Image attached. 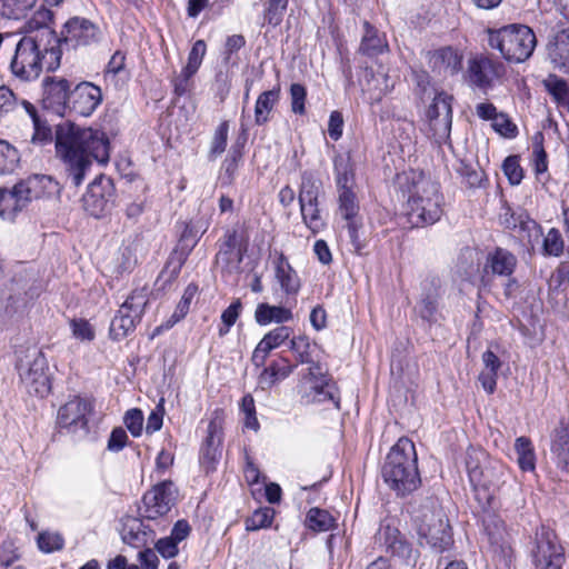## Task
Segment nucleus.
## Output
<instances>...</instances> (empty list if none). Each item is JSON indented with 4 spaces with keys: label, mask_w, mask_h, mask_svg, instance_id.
Listing matches in <instances>:
<instances>
[{
    "label": "nucleus",
    "mask_w": 569,
    "mask_h": 569,
    "mask_svg": "<svg viewBox=\"0 0 569 569\" xmlns=\"http://www.w3.org/2000/svg\"><path fill=\"white\" fill-rule=\"evenodd\" d=\"M54 142L57 157L74 187L83 182L91 158L100 163L109 161V139L102 131L64 122L57 126Z\"/></svg>",
    "instance_id": "f257e3e1"
},
{
    "label": "nucleus",
    "mask_w": 569,
    "mask_h": 569,
    "mask_svg": "<svg viewBox=\"0 0 569 569\" xmlns=\"http://www.w3.org/2000/svg\"><path fill=\"white\" fill-rule=\"evenodd\" d=\"M381 476L398 496H406L419 487L417 452L409 438L402 437L392 446L382 466Z\"/></svg>",
    "instance_id": "f03ea898"
},
{
    "label": "nucleus",
    "mask_w": 569,
    "mask_h": 569,
    "mask_svg": "<svg viewBox=\"0 0 569 569\" xmlns=\"http://www.w3.org/2000/svg\"><path fill=\"white\" fill-rule=\"evenodd\" d=\"M57 190V183L49 176H31L16 183L11 189H0V217L14 220L17 214L33 200L44 198Z\"/></svg>",
    "instance_id": "7ed1b4c3"
},
{
    "label": "nucleus",
    "mask_w": 569,
    "mask_h": 569,
    "mask_svg": "<svg viewBox=\"0 0 569 569\" xmlns=\"http://www.w3.org/2000/svg\"><path fill=\"white\" fill-rule=\"evenodd\" d=\"M485 460L482 451L468 450L466 468L479 506L488 505V507H491V505H496V495L506 471L502 465L486 462Z\"/></svg>",
    "instance_id": "20e7f679"
},
{
    "label": "nucleus",
    "mask_w": 569,
    "mask_h": 569,
    "mask_svg": "<svg viewBox=\"0 0 569 569\" xmlns=\"http://www.w3.org/2000/svg\"><path fill=\"white\" fill-rule=\"evenodd\" d=\"M442 203L438 183L420 177L409 189L406 214L413 227L433 224L442 216Z\"/></svg>",
    "instance_id": "39448f33"
},
{
    "label": "nucleus",
    "mask_w": 569,
    "mask_h": 569,
    "mask_svg": "<svg viewBox=\"0 0 569 569\" xmlns=\"http://www.w3.org/2000/svg\"><path fill=\"white\" fill-rule=\"evenodd\" d=\"M101 38L99 27L86 18L72 17L62 27L60 36H57L54 46L47 50L51 61L48 70L53 71L60 66L63 50H74L80 47H89L98 43Z\"/></svg>",
    "instance_id": "423d86ee"
},
{
    "label": "nucleus",
    "mask_w": 569,
    "mask_h": 569,
    "mask_svg": "<svg viewBox=\"0 0 569 569\" xmlns=\"http://www.w3.org/2000/svg\"><path fill=\"white\" fill-rule=\"evenodd\" d=\"M537 44L535 32L525 24H509L489 31V46L509 62L520 63L531 57Z\"/></svg>",
    "instance_id": "0eeeda50"
},
{
    "label": "nucleus",
    "mask_w": 569,
    "mask_h": 569,
    "mask_svg": "<svg viewBox=\"0 0 569 569\" xmlns=\"http://www.w3.org/2000/svg\"><path fill=\"white\" fill-rule=\"evenodd\" d=\"M49 49L47 47L41 49L37 37L26 36L21 38L9 60L11 73L22 81L38 79L42 71L43 62L48 66V62L51 61L50 56L47 53Z\"/></svg>",
    "instance_id": "6e6552de"
},
{
    "label": "nucleus",
    "mask_w": 569,
    "mask_h": 569,
    "mask_svg": "<svg viewBox=\"0 0 569 569\" xmlns=\"http://www.w3.org/2000/svg\"><path fill=\"white\" fill-rule=\"evenodd\" d=\"M419 543L429 546L436 552H443L453 542L449 520L442 509H425L417 517Z\"/></svg>",
    "instance_id": "1a4fd4ad"
},
{
    "label": "nucleus",
    "mask_w": 569,
    "mask_h": 569,
    "mask_svg": "<svg viewBox=\"0 0 569 569\" xmlns=\"http://www.w3.org/2000/svg\"><path fill=\"white\" fill-rule=\"evenodd\" d=\"M148 303V289L137 288L120 306L110 323V336L113 340H121L136 329L144 313Z\"/></svg>",
    "instance_id": "9d476101"
},
{
    "label": "nucleus",
    "mask_w": 569,
    "mask_h": 569,
    "mask_svg": "<svg viewBox=\"0 0 569 569\" xmlns=\"http://www.w3.org/2000/svg\"><path fill=\"white\" fill-rule=\"evenodd\" d=\"M17 368L20 380L30 395L44 398L50 393L51 381L48 373V362L41 351L29 350Z\"/></svg>",
    "instance_id": "9b49d317"
},
{
    "label": "nucleus",
    "mask_w": 569,
    "mask_h": 569,
    "mask_svg": "<svg viewBox=\"0 0 569 569\" xmlns=\"http://www.w3.org/2000/svg\"><path fill=\"white\" fill-rule=\"evenodd\" d=\"M531 560L535 569H562L565 552L552 529L541 526L536 531Z\"/></svg>",
    "instance_id": "f8f14e48"
},
{
    "label": "nucleus",
    "mask_w": 569,
    "mask_h": 569,
    "mask_svg": "<svg viewBox=\"0 0 569 569\" xmlns=\"http://www.w3.org/2000/svg\"><path fill=\"white\" fill-rule=\"evenodd\" d=\"M42 104L47 110L66 117L71 100V83L63 77L47 76L42 80Z\"/></svg>",
    "instance_id": "ddd939ff"
},
{
    "label": "nucleus",
    "mask_w": 569,
    "mask_h": 569,
    "mask_svg": "<svg viewBox=\"0 0 569 569\" xmlns=\"http://www.w3.org/2000/svg\"><path fill=\"white\" fill-rule=\"evenodd\" d=\"M177 490L171 481L164 480L143 495L141 509L147 519H158L167 515L174 505Z\"/></svg>",
    "instance_id": "4468645a"
},
{
    "label": "nucleus",
    "mask_w": 569,
    "mask_h": 569,
    "mask_svg": "<svg viewBox=\"0 0 569 569\" xmlns=\"http://www.w3.org/2000/svg\"><path fill=\"white\" fill-rule=\"evenodd\" d=\"M506 68L502 62L493 60L488 56H479L468 62V81L471 86L487 92L492 88L493 82L502 78Z\"/></svg>",
    "instance_id": "2eb2a0df"
},
{
    "label": "nucleus",
    "mask_w": 569,
    "mask_h": 569,
    "mask_svg": "<svg viewBox=\"0 0 569 569\" xmlns=\"http://www.w3.org/2000/svg\"><path fill=\"white\" fill-rule=\"evenodd\" d=\"M452 97L440 92L435 98L427 110V118L430 129L437 139L449 137L452 124Z\"/></svg>",
    "instance_id": "dca6fc26"
},
{
    "label": "nucleus",
    "mask_w": 569,
    "mask_h": 569,
    "mask_svg": "<svg viewBox=\"0 0 569 569\" xmlns=\"http://www.w3.org/2000/svg\"><path fill=\"white\" fill-rule=\"evenodd\" d=\"M102 102L100 87L89 81L79 82L71 91L69 114L90 117Z\"/></svg>",
    "instance_id": "f3484780"
},
{
    "label": "nucleus",
    "mask_w": 569,
    "mask_h": 569,
    "mask_svg": "<svg viewBox=\"0 0 569 569\" xmlns=\"http://www.w3.org/2000/svg\"><path fill=\"white\" fill-rule=\"evenodd\" d=\"M92 410V405L89 400L80 397H74L60 407L58 411V423L61 428L69 431H77L78 429H87L88 415Z\"/></svg>",
    "instance_id": "a211bd4d"
},
{
    "label": "nucleus",
    "mask_w": 569,
    "mask_h": 569,
    "mask_svg": "<svg viewBox=\"0 0 569 569\" xmlns=\"http://www.w3.org/2000/svg\"><path fill=\"white\" fill-rule=\"evenodd\" d=\"M111 181L99 178L91 182L82 197L84 210L94 218H100L107 210L111 196Z\"/></svg>",
    "instance_id": "6ab92c4d"
},
{
    "label": "nucleus",
    "mask_w": 569,
    "mask_h": 569,
    "mask_svg": "<svg viewBox=\"0 0 569 569\" xmlns=\"http://www.w3.org/2000/svg\"><path fill=\"white\" fill-rule=\"evenodd\" d=\"M483 533L493 551H505V528L501 519L496 513V505L480 506Z\"/></svg>",
    "instance_id": "aec40b11"
},
{
    "label": "nucleus",
    "mask_w": 569,
    "mask_h": 569,
    "mask_svg": "<svg viewBox=\"0 0 569 569\" xmlns=\"http://www.w3.org/2000/svg\"><path fill=\"white\" fill-rule=\"evenodd\" d=\"M462 56L451 47L428 52L430 68L443 76H453L461 69Z\"/></svg>",
    "instance_id": "412c9836"
},
{
    "label": "nucleus",
    "mask_w": 569,
    "mask_h": 569,
    "mask_svg": "<svg viewBox=\"0 0 569 569\" xmlns=\"http://www.w3.org/2000/svg\"><path fill=\"white\" fill-rule=\"evenodd\" d=\"M291 335L292 329L287 326H279L267 332L253 351V365L257 367L263 366L270 351L280 347Z\"/></svg>",
    "instance_id": "4be33fe9"
},
{
    "label": "nucleus",
    "mask_w": 569,
    "mask_h": 569,
    "mask_svg": "<svg viewBox=\"0 0 569 569\" xmlns=\"http://www.w3.org/2000/svg\"><path fill=\"white\" fill-rule=\"evenodd\" d=\"M274 278L281 290L288 296H296L301 287L297 271L291 267L282 252H278L273 260Z\"/></svg>",
    "instance_id": "5701e85b"
},
{
    "label": "nucleus",
    "mask_w": 569,
    "mask_h": 569,
    "mask_svg": "<svg viewBox=\"0 0 569 569\" xmlns=\"http://www.w3.org/2000/svg\"><path fill=\"white\" fill-rule=\"evenodd\" d=\"M517 266V257L507 249L496 248L486 259L485 272L500 277L512 276Z\"/></svg>",
    "instance_id": "b1692460"
},
{
    "label": "nucleus",
    "mask_w": 569,
    "mask_h": 569,
    "mask_svg": "<svg viewBox=\"0 0 569 569\" xmlns=\"http://www.w3.org/2000/svg\"><path fill=\"white\" fill-rule=\"evenodd\" d=\"M548 57L555 68L569 73V28L557 32L550 40Z\"/></svg>",
    "instance_id": "393cba45"
},
{
    "label": "nucleus",
    "mask_w": 569,
    "mask_h": 569,
    "mask_svg": "<svg viewBox=\"0 0 569 569\" xmlns=\"http://www.w3.org/2000/svg\"><path fill=\"white\" fill-rule=\"evenodd\" d=\"M222 442V418L218 411L210 419L207 437L204 440V448L202 449V459L209 462H214L219 456V448Z\"/></svg>",
    "instance_id": "a878e982"
},
{
    "label": "nucleus",
    "mask_w": 569,
    "mask_h": 569,
    "mask_svg": "<svg viewBox=\"0 0 569 569\" xmlns=\"http://www.w3.org/2000/svg\"><path fill=\"white\" fill-rule=\"evenodd\" d=\"M363 29L365 33L360 42L359 52L368 57H377L388 51L389 46L383 33H380L368 21L363 22Z\"/></svg>",
    "instance_id": "bb28decb"
},
{
    "label": "nucleus",
    "mask_w": 569,
    "mask_h": 569,
    "mask_svg": "<svg viewBox=\"0 0 569 569\" xmlns=\"http://www.w3.org/2000/svg\"><path fill=\"white\" fill-rule=\"evenodd\" d=\"M293 319L291 309L282 306H271L269 303H259L254 311V320L260 326H267L271 322L284 323Z\"/></svg>",
    "instance_id": "cd10ccee"
},
{
    "label": "nucleus",
    "mask_w": 569,
    "mask_h": 569,
    "mask_svg": "<svg viewBox=\"0 0 569 569\" xmlns=\"http://www.w3.org/2000/svg\"><path fill=\"white\" fill-rule=\"evenodd\" d=\"M551 453L556 465L561 470H569V423L556 429L552 443Z\"/></svg>",
    "instance_id": "c85d7f7f"
},
{
    "label": "nucleus",
    "mask_w": 569,
    "mask_h": 569,
    "mask_svg": "<svg viewBox=\"0 0 569 569\" xmlns=\"http://www.w3.org/2000/svg\"><path fill=\"white\" fill-rule=\"evenodd\" d=\"M512 222L506 221L507 227L518 228L521 232V238L532 249L539 243L542 237L541 227L526 213H519L517 218L511 216Z\"/></svg>",
    "instance_id": "c756f323"
},
{
    "label": "nucleus",
    "mask_w": 569,
    "mask_h": 569,
    "mask_svg": "<svg viewBox=\"0 0 569 569\" xmlns=\"http://www.w3.org/2000/svg\"><path fill=\"white\" fill-rule=\"evenodd\" d=\"M322 180L313 171H305L301 174V183L299 188V204L318 203L322 194Z\"/></svg>",
    "instance_id": "7c9ffc66"
},
{
    "label": "nucleus",
    "mask_w": 569,
    "mask_h": 569,
    "mask_svg": "<svg viewBox=\"0 0 569 569\" xmlns=\"http://www.w3.org/2000/svg\"><path fill=\"white\" fill-rule=\"evenodd\" d=\"M280 99V88L276 87L271 90L261 92L254 104V122L263 126L270 120L271 112Z\"/></svg>",
    "instance_id": "2f4dec72"
},
{
    "label": "nucleus",
    "mask_w": 569,
    "mask_h": 569,
    "mask_svg": "<svg viewBox=\"0 0 569 569\" xmlns=\"http://www.w3.org/2000/svg\"><path fill=\"white\" fill-rule=\"evenodd\" d=\"M333 171L337 191L353 190L355 169L350 157L338 154L333 159Z\"/></svg>",
    "instance_id": "473e14b6"
},
{
    "label": "nucleus",
    "mask_w": 569,
    "mask_h": 569,
    "mask_svg": "<svg viewBox=\"0 0 569 569\" xmlns=\"http://www.w3.org/2000/svg\"><path fill=\"white\" fill-rule=\"evenodd\" d=\"M22 107L27 114L30 117L33 126L32 142L46 144L52 140V131L47 121L42 120L39 116L37 108L29 101L23 100Z\"/></svg>",
    "instance_id": "72a5a7b5"
},
{
    "label": "nucleus",
    "mask_w": 569,
    "mask_h": 569,
    "mask_svg": "<svg viewBox=\"0 0 569 569\" xmlns=\"http://www.w3.org/2000/svg\"><path fill=\"white\" fill-rule=\"evenodd\" d=\"M293 371V366L289 365L287 359H281V362H272L269 367L264 368L259 377V382L262 386L270 387L277 381L286 379Z\"/></svg>",
    "instance_id": "f704fd0d"
},
{
    "label": "nucleus",
    "mask_w": 569,
    "mask_h": 569,
    "mask_svg": "<svg viewBox=\"0 0 569 569\" xmlns=\"http://www.w3.org/2000/svg\"><path fill=\"white\" fill-rule=\"evenodd\" d=\"M53 19V13L50 9L44 7H40L33 16L27 22V27L29 31H40L41 36L51 37L53 42L56 41L57 33L54 30L50 28V24Z\"/></svg>",
    "instance_id": "c9c22d12"
},
{
    "label": "nucleus",
    "mask_w": 569,
    "mask_h": 569,
    "mask_svg": "<svg viewBox=\"0 0 569 569\" xmlns=\"http://www.w3.org/2000/svg\"><path fill=\"white\" fill-rule=\"evenodd\" d=\"M517 461L522 471H533L536 468V455L531 440L527 437H519L515 441Z\"/></svg>",
    "instance_id": "e433bc0d"
},
{
    "label": "nucleus",
    "mask_w": 569,
    "mask_h": 569,
    "mask_svg": "<svg viewBox=\"0 0 569 569\" xmlns=\"http://www.w3.org/2000/svg\"><path fill=\"white\" fill-rule=\"evenodd\" d=\"M300 213L306 227L313 233L317 234L322 231L326 227V220L321 214V210L318 203H306L299 204Z\"/></svg>",
    "instance_id": "4c0bfd02"
},
{
    "label": "nucleus",
    "mask_w": 569,
    "mask_h": 569,
    "mask_svg": "<svg viewBox=\"0 0 569 569\" xmlns=\"http://www.w3.org/2000/svg\"><path fill=\"white\" fill-rule=\"evenodd\" d=\"M359 202L353 190L338 191V212L345 220L359 217Z\"/></svg>",
    "instance_id": "58836bf2"
},
{
    "label": "nucleus",
    "mask_w": 569,
    "mask_h": 569,
    "mask_svg": "<svg viewBox=\"0 0 569 569\" xmlns=\"http://www.w3.org/2000/svg\"><path fill=\"white\" fill-rule=\"evenodd\" d=\"M36 2L37 0H0V14L8 19H21Z\"/></svg>",
    "instance_id": "ea45409f"
},
{
    "label": "nucleus",
    "mask_w": 569,
    "mask_h": 569,
    "mask_svg": "<svg viewBox=\"0 0 569 569\" xmlns=\"http://www.w3.org/2000/svg\"><path fill=\"white\" fill-rule=\"evenodd\" d=\"M308 527L318 532L329 531L336 526V519L323 509L311 508L307 513Z\"/></svg>",
    "instance_id": "a19ab883"
},
{
    "label": "nucleus",
    "mask_w": 569,
    "mask_h": 569,
    "mask_svg": "<svg viewBox=\"0 0 569 569\" xmlns=\"http://www.w3.org/2000/svg\"><path fill=\"white\" fill-rule=\"evenodd\" d=\"M437 299L438 293L436 289H433L432 291L423 293L422 298L415 307V311L417 312V315L428 323H432L437 320Z\"/></svg>",
    "instance_id": "79ce46f5"
},
{
    "label": "nucleus",
    "mask_w": 569,
    "mask_h": 569,
    "mask_svg": "<svg viewBox=\"0 0 569 569\" xmlns=\"http://www.w3.org/2000/svg\"><path fill=\"white\" fill-rule=\"evenodd\" d=\"M198 292V286L190 283L184 289L181 300L176 307L171 318L168 320L167 328L172 327L181 319H183L189 312L190 305Z\"/></svg>",
    "instance_id": "37998d69"
},
{
    "label": "nucleus",
    "mask_w": 569,
    "mask_h": 569,
    "mask_svg": "<svg viewBox=\"0 0 569 569\" xmlns=\"http://www.w3.org/2000/svg\"><path fill=\"white\" fill-rule=\"evenodd\" d=\"M241 261L242 253L240 249H227L220 247L218 253L216 254V263L227 272L237 271Z\"/></svg>",
    "instance_id": "c03bdc74"
},
{
    "label": "nucleus",
    "mask_w": 569,
    "mask_h": 569,
    "mask_svg": "<svg viewBox=\"0 0 569 569\" xmlns=\"http://www.w3.org/2000/svg\"><path fill=\"white\" fill-rule=\"evenodd\" d=\"M18 162V150L7 141L0 140V174L12 172Z\"/></svg>",
    "instance_id": "a18cd8bd"
},
{
    "label": "nucleus",
    "mask_w": 569,
    "mask_h": 569,
    "mask_svg": "<svg viewBox=\"0 0 569 569\" xmlns=\"http://www.w3.org/2000/svg\"><path fill=\"white\" fill-rule=\"evenodd\" d=\"M380 535L386 536V545L392 550L393 553L409 557L411 553V547L399 539V531L396 528L386 526L380 530Z\"/></svg>",
    "instance_id": "49530a36"
},
{
    "label": "nucleus",
    "mask_w": 569,
    "mask_h": 569,
    "mask_svg": "<svg viewBox=\"0 0 569 569\" xmlns=\"http://www.w3.org/2000/svg\"><path fill=\"white\" fill-rule=\"evenodd\" d=\"M565 242L560 231L551 228L542 240V253L545 256L559 257L563 252Z\"/></svg>",
    "instance_id": "de8ad7c7"
},
{
    "label": "nucleus",
    "mask_w": 569,
    "mask_h": 569,
    "mask_svg": "<svg viewBox=\"0 0 569 569\" xmlns=\"http://www.w3.org/2000/svg\"><path fill=\"white\" fill-rule=\"evenodd\" d=\"M313 402H325V401H331L333 402L335 407L339 409V396L336 389V386L330 382V380H325L320 385H313Z\"/></svg>",
    "instance_id": "09e8293b"
},
{
    "label": "nucleus",
    "mask_w": 569,
    "mask_h": 569,
    "mask_svg": "<svg viewBox=\"0 0 569 569\" xmlns=\"http://www.w3.org/2000/svg\"><path fill=\"white\" fill-rule=\"evenodd\" d=\"M228 132L229 123L228 121H222L217 127L210 143L209 157L211 159H214L224 152L228 141Z\"/></svg>",
    "instance_id": "8fccbe9b"
},
{
    "label": "nucleus",
    "mask_w": 569,
    "mask_h": 569,
    "mask_svg": "<svg viewBox=\"0 0 569 569\" xmlns=\"http://www.w3.org/2000/svg\"><path fill=\"white\" fill-rule=\"evenodd\" d=\"M242 310V303L240 299L234 300L226 310L221 313V322L222 325L218 329V333L220 337L226 336L230 328L238 320L240 312Z\"/></svg>",
    "instance_id": "3c124183"
},
{
    "label": "nucleus",
    "mask_w": 569,
    "mask_h": 569,
    "mask_svg": "<svg viewBox=\"0 0 569 569\" xmlns=\"http://www.w3.org/2000/svg\"><path fill=\"white\" fill-rule=\"evenodd\" d=\"M288 2L289 0H268L264 9V20L273 27L279 26Z\"/></svg>",
    "instance_id": "603ef678"
},
{
    "label": "nucleus",
    "mask_w": 569,
    "mask_h": 569,
    "mask_svg": "<svg viewBox=\"0 0 569 569\" xmlns=\"http://www.w3.org/2000/svg\"><path fill=\"white\" fill-rule=\"evenodd\" d=\"M274 516V511L271 508H260L256 510L252 516L247 519L246 528L247 530H259L261 528H267L271 525Z\"/></svg>",
    "instance_id": "864d4df0"
},
{
    "label": "nucleus",
    "mask_w": 569,
    "mask_h": 569,
    "mask_svg": "<svg viewBox=\"0 0 569 569\" xmlns=\"http://www.w3.org/2000/svg\"><path fill=\"white\" fill-rule=\"evenodd\" d=\"M502 170L512 186L519 184L523 179V170L518 156H509L502 163Z\"/></svg>",
    "instance_id": "5fc2aeb1"
},
{
    "label": "nucleus",
    "mask_w": 569,
    "mask_h": 569,
    "mask_svg": "<svg viewBox=\"0 0 569 569\" xmlns=\"http://www.w3.org/2000/svg\"><path fill=\"white\" fill-rule=\"evenodd\" d=\"M38 547L41 551L50 553L62 549L63 538L58 532L43 531L38 536Z\"/></svg>",
    "instance_id": "6e6d98bb"
},
{
    "label": "nucleus",
    "mask_w": 569,
    "mask_h": 569,
    "mask_svg": "<svg viewBox=\"0 0 569 569\" xmlns=\"http://www.w3.org/2000/svg\"><path fill=\"white\" fill-rule=\"evenodd\" d=\"M290 350L296 353L298 362L300 363H310L311 362V353H310V342L308 337L298 336L293 337L290 340Z\"/></svg>",
    "instance_id": "4d7b16f0"
},
{
    "label": "nucleus",
    "mask_w": 569,
    "mask_h": 569,
    "mask_svg": "<svg viewBox=\"0 0 569 569\" xmlns=\"http://www.w3.org/2000/svg\"><path fill=\"white\" fill-rule=\"evenodd\" d=\"M123 423L132 435V437H140L143 430V413L138 408L129 409L123 417Z\"/></svg>",
    "instance_id": "13d9d810"
},
{
    "label": "nucleus",
    "mask_w": 569,
    "mask_h": 569,
    "mask_svg": "<svg viewBox=\"0 0 569 569\" xmlns=\"http://www.w3.org/2000/svg\"><path fill=\"white\" fill-rule=\"evenodd\" d=\"M291 110L296 114L306 113L307 90L300 83H292L290 87Z\"/></svg>",
    "instance_id": "bf43d9fd"
},
{
    "label": "nucleus",
    "mask_w": 569,
    "mask_h": 569,
    "mask_svg": "<svg viewBox=\"0 0 569 569\" xmlns=\"http://www.w3.org/2000/svg\"><path fill=\"white\" fill-rule=\"evenodd\" d=\"M206 51V42L203 40H197L189 52L186 68L191 72H197L202 63Z\"/></svg>",
    "instance_id": "052dcab7"
},
{
    "label": "nucleus",
    "mask_w": 569,
    "mask_h": 569,
    "mask_svg": "<svg viewBox=\"0 0 569 569\" xmlns=\"http://www.w3.org/2000/svg\"><path fill=\"white\" fill-rule=\"evenodd\" d=\"M197 72H191L188 68H182L179 74L172 78L173 91L177 96H183L192 89V77Z\"/></svg>",
    "instance_id": "680f3d73"
},
{
    "label": "nucleus",
    "mask_w": 569,
    "mask_h": 569,
    "mask_svg": "<svg viewBox=\"0 0 569 569\" xmlns=\"http://www.w3.org/2000/svg\"><path fill=\"white\" fill-rule=\"evenodd\" d=\"M164 416V398H160L156 408L150 412L147 419L146 432L153 433L159 431L163 423Z\"/></svg>",
    "instance_id": "e2e57ef3"
},
{
    "label": "nucleus",
    "mask_w": 569,
    "mask_h": 569,
    "mask_svg": "<svg viewBox=\"0 0 569 569\" xmlns=\"http://www.w3.org/2000/svg\"><path fill=\"white\" fill-rule=\"evenodd\" d=\"M347 221V230L350 242L355 249V252L360 254L362 249L365 248L363 241L360 239L359 230L362 227L361 218L346 220Z\"/></svg>",
    "instance_id": "0e129e2a"
},
{
    "label": "nucleus",
    "mask_w": 569,
    "mask_h": 569,
    "mask_svg": "<svg viewBox=\"0 0 569 569\" xmlns=\"http://www.w3.org/2000/svg\"><path fill=\"white\" fill-rule=\"evenodd\" d=\"M492 122V128L501 136L511 138L516 136L517 127L510 121L507 114L499 113Z\"/></svg>",
    "instance_id": "69168bd1"
},
{
    "label": "nucleus",
    "mask_w": 569,
    "mask_h": 569,
    "mask_svg": "<svg viewBox=\"0 0 569 569\" xmlns=\"http://www.w3.org/2000/svg\"><path fill=\"white\" fill-rule=\"evenodd\" d=\"M70 326L77 339L91 341L94 338L93 329L87 320L73 319Z\"/></svg>",
    "instance_id": "338daca9"
},
{
    "label": "nucleus",
    "mask_w": 569,
    "mask_h": 569,
    "mask_svg": "<svg viewBox=\"0 0 569 569\" xmlns=\"http://www.w3.org/2000/svg\"><path fill=\"white\" fill-rule=\"evenodd\" d=\"M154 548L166 559L173 558L179 552L178 543L170 537L159 539Z\"/></svg>",
    "instance_id": "774afa93"
}]
</instances>
